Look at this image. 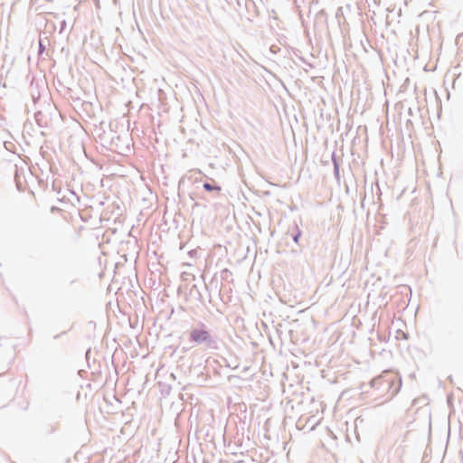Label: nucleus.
Instances as JSON below:
<instances>
[{"label": "nucleus", "mask_w": 463, "mask_h": 463, "mask_svg": "<svg viewBox=\"0 0 463 463\" xmlns=\"http://www.w3.org/2000/svg\"><path fill=\"white\" fill-rule=\"evenodd\" d=\"M371 385L377 390L381 395L392 398L399 392L401 380L395 373L384 372L383 374L373 379Z\"/></svg>", "instance_id": "1"}, {"label": "nucleus", "mask_w": 463, "mask_h": 463, "mask_svg": "<svg viewBox=\"0 0 463 463\" xmlns=\"http://www.w3.org/2000/svg\"><path fill=\"white\" fill-rule=\"evenodd\" d=\"M190 338L193 342L196 344L209 342L211 340V335L209 332L205 329H193L190 333Z\"/></svg>", "instance_id": "2"}, {"label": "nucleus", "mask_w": 463, "mask_h": 463, "mask_svg": "<svg viewBox=\"0 0 463 463\" xmlns=\"http://www.w3.org/2000/svg\"><path fill=\"white\" fill-rule=\"evenodd\" d=\"M203 188L206 190V191H213V190H216L218 192L221 191V187L220 186H213L212 184H208V183H205L203 184Z\"/></svg>", "instance_id": "3"}, {"label": "nucleus", "mask_w": 463, "mask_h": 463, "mask_svg": "<svg viewBox=\"0 0 463 463\" xmlns=\"http://www.w3.org/2000/svg\"><path fill=\"white\" fill-rule=\"evenodd\" d=\"M300 235H301V233H300V232H298V233L294 237V241H295V242H297V243L298 242L299 238H300Z\"/></svg>", "instance_id": "4"}, {"label": "nucleus", "mask_w": 463, "mask_h": 463, "mask_svg": "<svg viewBox=\"0 0 463 463\" xmlns=\"http://www.w3.org/2000/svg\"><path fill=\"white\" fill-rule=\"evenodd\" d=\"M43 49H44V48H43V44H42V43H40V52H42L43 51Z\"/></svg>", "instance_id": "5"}]
</instances>
